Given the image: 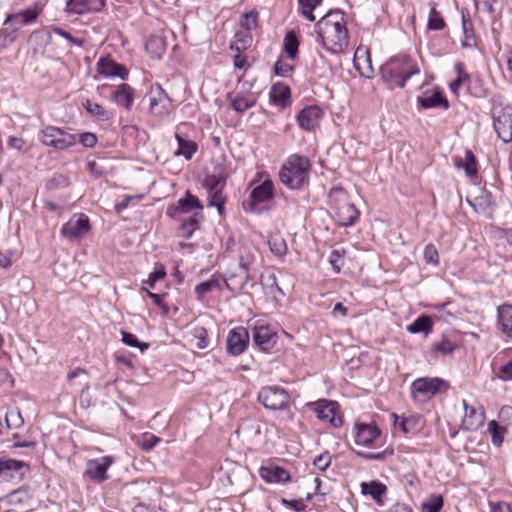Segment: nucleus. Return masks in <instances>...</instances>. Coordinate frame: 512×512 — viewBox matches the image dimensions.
Segmentation results:
<instances>
[{
  "label": "nucleus",
  "instance_id": "45",
  "mask_svg": "<svg viewBox=\"0 0 512 512\" xmlns=\"http://www.w3.org/2000/svg\"><path fill=\"white\" fill-rule=\"evenodd\" d=\"M488 432L491 435L493 445L499 447L503 442V435L507 430L495 420L488 423Z\"/></svg>",
  "mask_w": 512,
  "mask_h": 512
},
{
  "label": "nucleus",
  "instance_id": "16",
  "mask_svg": "<svg viewBox=\"0 0 512 512\" xmlns=\"http://www.w3.org/2000/svg\"><path fill=\"white\" fill-rule=\"evenodd\" d=\"M324 117V111L317 105L304 107L297 115L296 119L301 129L305 131H314L319 127L321 119Z\"/></svg>",
  "mask_w": 512,
  "mask_h": 512
},
{
  "label": "nucleus",
  "instance_id": "58",
  "mask_svg": "<svg viewBox=\"0 0 512 512\" xmlns=\"http://www.w3.org/2000/svg\"><path fill=\"white\" fill-rule=\"evenodd\" d=\"M499 419L502 423V427H504L507 431L508 429H512V407L504 406L501 408L499 412Z\"/></svg>",
  "mask_w": 512,
  "mask_h": 512
},
{
  "label": "nucleus",
  "instance_id": "33",
  "mask_svg": "<svg viewBox=\"0 0 512 512\" xmlns=\"http://www.w3.org/2000/svg\"><path fill=\"white\" fill-rule=\"evenodd\" d=\"M82 106L92 117H95L100 121H108L112 118L113 114L110 111L106 110L102 105L96 102H92L89 99L83 101Z\"/></svg>",
  "mask_w": 512,
  "mask_h": 512
},
{
  "label": "nucleus",
  "instance_id": "15",
  "mask_svg": "<svg viewBox=\"0 0 512 512\" xmlns=\"http://www.w3.org/2000/svg\"><path fill=\"white\" fill-rule=\"evenodd\" d=\"M318 419L328 421L333 427L342 425V418L338 414L339 405L335 401L321 399L312 404Z\"/></svg>",
  "mask_w": 512,
  "mask_h": 512
},
{
  "label": "nucleus",
  "instance_id": "19",
  "mask_svg": "<svg viewBox=\"0 0 512 512\" xmlns=\"http://www.w3.org/2000/svg\"><path fill=\"white\" fill-rule=\"evenodd\" d=\"M227 352L230 355L238 356L242 354L249 344V333L244 327L232 329L227 337Z\"/></svg>",
  "mask_w": 512,
  "mask_h": 512
},
{
  "label": "nucleus",
  "instance_id": "24",
  "mask_svg": "<svg viewBox=\"0 0 512 512\" xmlns=\"http://www.w3.org/2000/svg\"><path fill=\"white\" fill-rule=\"evenodd\" d=\"M277 335L267 326H257L253 330V342L262 351H269L274 347Z\"/></svg>",
  "mask_w": 512,
  "mask_h": 512
},
{
  "label": "nucleus",
  "instance_id": "61",
  "mask_svg": "<svg viewBox=\"0 0 512 512\" xmlns=\"http://www.w3.org/2000/svg\"><path fill=\"white\" fill-rule=\"evenodd\" d=\"M496 376L502 381H512V360L502 365L498 369Z\"/></svg>",
  "mask_w": 512,
  "mask_h": 512
},
{
  "label": "nucleus",
  "instance_id": "23",
  "mask_svg": "<svg viewBox=\"0 0 512 512\" xmlns=\"http://www.w3.org/2000/svg\"><path fill=\"white\" fill-rule=\"evenodd\" d=\"M110 457H102L101 459L90 460L87 463L85 473L97 482H103L108 479L107 469L111 465Z\"/></svg>",
  "mask_w": 512,
  "mask_h": 512
},
{
  "label": "nucleus",
  "instance_id": "54",
  "mask_svg": "<svg viewBox=\"0 0 512 512\" xmlns=\"http://www.w3.org/2000/svg\"><path fill=\"white\" fill-rule=\"evenodd\" d=\"M7 497L10 503L17 504L27 501L30 495L25 487H21L11 491Z\"/></svg>",
  "mask_w": 512,
  "mask_h": 512
},
{
  "label": "nucleus",
  "instance_id": "2",
  "mask_svg": "<svg viewBox=\"0 0 512 512\" xmlns=\"http://www.w3.org/2000/svg\"><path fill=\"white\" fill-rule=\"evenodd\" d=\"M312 164L306 156L292 154L279 171V179L291 190H300L309 183Z\"/></svg>",
  "mask_w": 512,
  "mask_h": 512
},
{
  "label": "nucleus",
  "instance_id": "7",
  "mask_svg": "<svg viewBox=\"0 0 512 512\" xmlns=\"http://www.w3.org/2000/svg\"><path fill=\"white\" fill-rule=\"evenodd\" d=\"M317 41L322 47L332 54L343 53L349 44L348 30H335L334 28L321 26L315 28Z\"/></svg>",
  "mask_w": 512,
  "mask_h": 512
},
{
  "label": "nucleus",
  "instance_id": "55",
  "mask_svg": "<svg viewBox=\"0 0 512 512\" xmlns=\"http://www.w3.org/2000/svg\"><path fill=\"white\" fill-rule=\"evenodd\" d=\"M293 71L294 66L286 63L281 58H279L274 65V73L280 77H288L292 74Z\"/></svg>",
  "mask_w": 512,
  "mask_h": 512
},
{
  "label": "nucleus",
  "instance_id": "40",
  "mask_svg": "<svg viewBox=\"0 0 512 512\" xmlns=\"http://www.w3.org/2000/svg\"><path fill=\"white\" fill-rule=\"evenodd\" d=\"M231 107L238 113H244L248 109L252 108L256 104L254 97H244L237 95L231 98Z\"/></svg>",
  "mask_w": 512,
  "mask_h": 512
},
{
  "label": "nucleus",
  "instance_id": "43",
  "mask_svg": "<svg viewBox=\"0 0 512 512\" xmlns=\"http://www.w3.org/2000/svg\"><path fill=\"white\" fill-rule=\"evenodd\" d=\"M5 423L9 429H18L23 425L24 419L17 408H8L5 413Z\"/></svg>",
  "mask_w": 512,
  "mask_h": 512
},
{
  "label": "nucleus",
  "instance_id": "27",
  "mask_svg": "<svg viewBox=\"0 0 512 512\" xmlns=\"http://www.w3.org/2000/svg\"><path fill=\"white\" fill-rule=\"evenodd\" d=\"M381 432L375 425L360 423L356 425L355 443L368 446L380 436Z\"/></svg>",
  "mask_w": 512,
  "mask_h": 512
},
{
  "label": "nucleus",
  "instance_id": "30",
  "mask_svg": "<svg viewBox=\"0 0 512 512\" xmlns=\"http://www.w3.org/2000/svg\"><path fill=\"white\" fill-rule=\"evenodd\" d=\"M260 475L267 483H285L290 479V475L285 469L275 465L262 467Z\"/></svg>",
  "mask_w": 512,
  "mask_h": 512
},
{
  "label": "nucleus",
  "instance_id": "59",
  "mask_svg": "<svg viewBox=\"0 0 512 512\" xmlns=\"http://www.w3.org/2000/svg\"><path fill=\"white\" fill-rule=\"evenodd\" d=\"M194 337L198 340L197 341V348L199 349H205L209 345V340L207 337V331L203 327H197L193 331Z\"/></svg>",
  "mask_w": 512,
  "mask_h": 512
},
{
  "label": "nucleus",
  "instance_id": "34",
  "mask_svg": "<svg viewBox=\"0 0 512 512\" xmlns=\"http://www.w3.org/2000/svg\"><path fill=\"white\" fill-rule=\"evenodd\" d=\"M175 138L178 143V150L175 152V155H182L185 159L190 160L198 149L197 143L192 140H186L178 133L175 134Z\"/></svg>",
  "mask_w": 512,
  "mask_h": 512
},
{
  "label": "nucleus",
  "instance_id": "28",
  "mask_svg": "<svg viewBox=\"0 0 512 512\" xmlns=\"http://www.w3.org/2000/svg\"><path fill=\"white\" fill-rule=\"evenodd\" d=\"M269 97L273 104L284 109L291 104L290 87L281 82L275 83L270 89Z\"/></svg>",
  "mask_w": 512,
  "mask_h": 512
},
{
  "label": "nucleus",
  "instance_id": "35",
  "mask_svg": "<svg viewBox=\"0 0 512 512\" xmlns=\"http://www.w3.org/2000/svg\"><path fill=\"white\" fill-rule=\"evenodd\" d=\"M432 319L430 316L421 315L407 326V331L411 334L424 333L428 335L432 328Z\"/></svg>",
  "mask_w": 512,
  "mask_h": 512
},
{
  "label": "nucleus",
  "instance_id": "25",
  "mask_svg": "<svg viewBox=\"0 0 512 512\" xmlns=\"http://www.w3.org/2000/svg\"><path fill=\"white\" fill-rule=\"evenodd\" d=\"M4 25H10L12 30L8 31V28H4L0 31L1 48H6L12 44L16 40L18 30L25 26L24 23L20 22V19H16V13L8 15L4 21Z\"/></svg>",
  "mask_w": 512,
  "mask_h": 512
},
{
  "label": "nucleus",
  "instance_id": "9",
  "mask_svg": "<svg viewBox=\"0 0 512 512\" xmlns=\"http://www.w3.org/2000/svg\"><path fill=\"white\" fill-rule=\"evenodd\" d=\"M289 394L281 387L277 386H266L263 387L259 394V402L270 410H283L289 403Z\"/></svg>",
  "mask_w": 512,
  "mask_h": 512
},
{
  "label": "nucleus",
  "instance_id": "51",
  "mask_svg": "<svg viewBox=\"0 0 512 512\" xmlns=\"http://www.w3.org/2000/svg\"><path fill=\"white\" fill-rule=\"evenodd\" d=\"M146 50L151 52L153 57L159 58L161 57L164 47L163 40L158 37L150 38L145 44Z\"/></svg>",
  "mask_w": 512,
  "mask_h": 512
},
{
  "label": "nucleus",
  "instance_id": "60",
  "mask_svg": "<svg viewBox=\"0 0 512 512\" xmlns=\"http://www.w3.org/2000/svg\"><path fill=\"white\" fill-rule=\"evenodd\" d=\"M160 442V438L153 434H144L140 440V446L145 451H150Z\"/></svg>",
  "mask_w": 512,
  "mask_h": 512
},
{
  "label": "nucleus",
  "instance_id": "4",
  "mask_svg": "<svg viewBox=\"0 0 512 512\" xmlns=\"http://www.w3.org/2000/svg\"><path fill=\"white\" fill-rule=\"evenodd\" d=\"M329 204L334 210V217L341 226H352L359 218L360 212L348 201L344 188L333 187L328 194Z\"/></svg>",
  "mask_w": 512,
  "mask_h": 512
},
{
  "label": "nucleus",
  "instance_id": "1",
  "mask_svg": "<svg viewBox=\"0 0 512 512\" xmlns=\"http://www.w3.org/2000/svg\"><path fill=\"white\" fill-rule=\"evenodd\" d=\"M194 209H197L198 212L186 218H179L181 221L179 234L182 237L189 238L194 231L199 229V217H202L201 210L203 209V205L196 196L187 191L183 198H180L175 205H171L167 209V215L172 218H177L181 214H187Z\"/></svg>",
  "mask_w": 512,
  "mask_h": 512
},
{
  "label": "nucleus",
  "instance_id": "5",
  "mask_svg": "<svg viewBox=\"0 0 512 512\" xmlns=\"http://www.w3.org/2000/svg\"><path fill=\"white\" fill-rule=\"evenodd\" d=\"M493 127L499 139L504 143L512 141V107L504 105L502 97L495 95L490 99Z\"/></svg>",
  "mask_w": 512,
  "mask_h": 512
},
{
  "label": "nucleus",
  "instance_id": "12",
  "mask_svg": "<svg viewBox=\"0 0 512 512\" xmlns=\"http://www.w3.org/2000/svg\"><path fill=\"white\" fill-rule=\"evenodd\" d=\"M273 182L269 179L263 181L260 185L252 189L247 200L243 201L242 206L246 212L259 213L258 205L271 200L274 196Z\"/></svg>",
  "mask_w": 512,
  "mask_h": 512
},
{
  "label": "nucleus",
  "instance_id": "48",
  "mask_svg": "<svg viewBox=\"0 0 512 512\" xmlns=\"http://www.w3.org/2000/svg\"><path fill=\"white\" fill-rule=\"evenodd\" d=\"M498 0H475L476 9L480 12L487 13L490 19L495 18L496 5Z\"/></svg>",
  "mask_w": 512,
  "mask_h": 512
},
{
  "label": "nucleus",
  "instance_id": "49",
  "mask_svg": "<svg viewBox=\"0 0 512 512\" xmlns=\"http://www.w3.org/2000/svg\"><path fill=\"white\" fill-rule=\"evenodd\" d=\"M39 10L37 9V6H34L32 8H27L25 10L19 11L16 13V19H20L21 23H24L25 25L31 24L35 22L39 16Z\"/></svg>",
  "mask_w": 512,
  "mask_h": 512
},
{
  "label": "nucleus",
  "instance_id": "63",
  "mask_svg": "<svg viewBox=\"0 0 512 512\" xmlns=\"http://www.w3.org/2000/svg\"><path fill=\"white\" fill-rule=\"evenodd\" d=\"M79 142L87 148H93L97 142V136L94 133L91 132H84L80 134L79 136Z\"/></svg>",
  "mask_w": 512,
  "mask_h": 512
},
{
  "label": "nucleus",
  "instance_id": "14",
  "mask_svg": "<svg viewBox=\"0 0 512 512\" xmlns=\"http://www.w3.org/2000/svg\"><path fill=\"white\" fill-rule=\"evenodd\" d=\"M149 109L156 116L168 114L173 109L172 100L160 84L151 87Z\"/></svg>",
  "mask_w": 512,
  "mask_h": 512
},
{
  "label": "nucleus",
  "instance_id": "17",
  "mask_svg": "<svg viewBox=\"0 0 512 512\" xmlns=\"http://www.w3.org/2000/svg\"><path fill=\"white\" fill-rule=\"evenodd\" d=\"M418 107L421 109L443 108L447 110L450 107L449 101L444 97L439 87L431 90H425L417 97Z\"/></svg>",
  "mask_w": 512,
  "mask_h": 512
},
{
  "label": "nucleus",
  "instance_id": "8",
  "mask_svg": "<svg viewBox=\"0 0 512 512\" xmlns=\"http://www.w3.org/2000/svg\"><path fill=\"white\" fill-rule=\"evenodd\" d=\"M39 139L44 145L57 150H64L76 144V136L74 134H70L55 126H47L41 130Z\"/></svg>",
  "mask_w": 512,
  "mask_h": 512
},
{
  "label": "nucleus",
  "instance_id": "41",
  "mask_svg": "<svg viewBox=\"0 0 512 512\" xmlns=\"http://www.w3.org/2000/svg\"><path fill=\"white\" fill-rule=\"evenodd\" d=\"M467 92L477 98L487 96V89L484 86L483 80L479 76L471 77L467 86Z\"/></svg>",
  "mask_w": 512,
  "mask_h": 512
},
{
  "label": "nucleus",
  "instance_id": "47",
  "mask_svg": "<svg viewBox=\"0 0 512 512\" xmlns=\"http://www.w3.org/2000/svg\"><path fill=\"white\" fill-rule=\"evenodd\" d=\"M456 344L447 338H442L440 341L432 344V351L442 355H449L456 349Z\"/></svg>",
  "mask_w": 512,
  "mask_h": 512
},
{
  "label": "nucleus",
  "instance_id": "10",
  "mask_svg": "<svg viewBox=\"0 0 512 512\" xmlns=\"http://www.w3.org/2000/svg\"><path fill=\"white\" fill-rule=\"evenodd\" d=\"M29 472V465L14 459L0 460V483L17 484Z\"/></svg>",
  "mask_w": 512,
  "mask_h": 512
},
{
  "label": "nucleus",
  "instance_id": "32",
  "mask_svg": "<svg viewBox=\"0 0 512 512\" xmlns=\"http://www.w3.org/2000/svg\"><path fill=\"white\" fill-rule=\"evenodd\" d=\"M498 326L507 337L512 338V305L498 307Z\"/></svg>",
  "mask_w": 512,
  "mask_h": 512
},
{
  "label": "nucleus",
  "instance_id": "36",
  "mask_svg": "<svg viewBox=\"0 0 512 512\" xmlns=\"http://www.w3.org/2000/svg\"><path fill=\"white\" fill-rule=\"evenodd\" d=\"M457 77L449 85L451 92L454 94L458 93V90L463 86H468L471 76L464 70V64L462 62H456L454 65Z\"/></svg>",
  "mask_w": 512,
  "mask_h": 512
},
{
  "label": "nucleus",
  "instance_id": "62",
  "mask_svg": "<svg viewBox=\"0 0 512 512\" xmlns=\"http://www.w3.org/2000/svg\"><path fill=\"white\" fill-rule=\"evenodd\" d=\"M68 185H69V181L65 176L57 175L48 181L46 187L49 190H55L60 187H66Z\"/></svg>",
  "mask_w": 512,
  "mask_h": 512
},
{
  "label": "nucleus",
  "instance_id": "26",
  "mask_svg": "<svg viewBox=\"0 0 512 512\" xmlns=\"http://www.w3.org/2000/svg\"><path fill=\"white\" fill-rule=\"evenodd\" d=\"M321 26L334 28L335 30H348L344 19V12L340 9L330 10L315 24V28Z\"/></svg>",
  "mask_w": 512,
  "mask_h": 512
},
{
  "label": "nucleus",
  "instance_id": "31",
  "mask_svg": "<svg viewBox=\"0 0 512 512\" xmlns=\"http://www.w3.org/2000/svg\"><path fill=\"white\" fill-rule=\"evenodd\" d=\"M361 492L364 495H369L377 503L382 504V497L387 493V487L383 483L373 480L370 482H362Z\"/></svg>",
  "mask_w": 512,
  "mask_h": 512
},
{
  "label": "nucleus",
  "instance_id": "57",
  "mask_svg": "<svg viewBox=\"0 0 512 512\" xmlns=\"http://www.w3.org/2000/svg\"><path fill=\"white\" fill-rule=\"evenodd\" d=\"M477 205L482 209H490L495 205L492 194L489 191H482L481 195L476 198Z\"/></svg>",
  "mask_w": 512,
  "mask_h": 512
},
{
  "label": "nucleus",
  "instance_id": "37",
  "mask_svg": "<svg viewBox=\"0 0 512 512\" xmlns=\"http://www.w3.org/2000/svg\"><path fill=\"white\" fill-rule=\"evenodd\" d=\"M299 45L300 42L296 32L294 30L288 31L284 37L283 48L290 59L295 60L297 58Z\"/></svg>",
  "mask_w": 512,
  "mask_h": 512
},
{
  "label": "nucleus",
  "instance_id": "39",
  "mask_svg": "<svg viewBox=\"0 0 512 512\" xmlns=\"http://www.w3.org/2000/svg\"><path fill=\"white\" fill-rule=\"evenodd\" d=\"M235 38L236 40L230 44L229 49L237 53H242L247 50L253 42V38L250 33L237 32L235 34Z\"/></svg>",
  "mask_w": 512,
  "mask_h": 512
},
{
  "label": "nucleus",
  "instance_id": "3",
  "mask_svg": "<svg viewBox=\"0 0 512 512\" xmlns=\"http://www.w3.org/2000/svg\"><path fill=\"white\" fill-rule=\"evenodd\" d=\"M420 73L416 62L407 55L400 54L391 57L380 68V74L387 83H394L400 88H404L406 82L414 75Z\"/></svg>",
  "mask_w": 512,
  "mask_h": 512
},
{
  "label": "nucleus",
  "instance_id": "56",
  "mask_svg": "<svg viewBox=\"0 0 512 512\" xmlns=\"http://www.w3.org/2000/svg\"><path fill=\"white\" fill-rule=\"evenodd\" d=\"M166 276V269L162 264L157 263L153 272L149 274L148 279L145 281L151 288L155 283Z\"/></svg>",
  "mask_w": 512,
  "mask_h": 512
},
{
  "label": "nucleus",
  "instance_id": "52",
  "mask_svg": "<svg viewBox=\"0 0 512 512\" xmlns=\"http://www.w3.org/2000/svg\"><path fill=\"white\" fill-rule=\"evenodd\" d=\"M219 286V282L217 279L211 278L208 281L202 282L195 287V292L197 294L198 299H203L204 296L212 291L214 288Z\"/></svg>",
  "mask_w": 512,
  "mask_h": 512
},
{
  "label": "nucleus",
  "instance_id": "50",
  "mask_svg": "<svg viewBox=\"0 0 512 512\" xmlns=\"http://www.w3.org/2000/svg\"><path fill=\"white\" fill-rule=\"evenodd\" d=\"M444 26L445 22L440 12L435 7H432L428 18V28L430 30H442Z\"/></svg>",
  "mask_w": 512,
  "mask_h": 512
},
{
  "label": "nucleus",
  "instance_id": "64",
  "mask_svg": "<svg viewBox=\"0 0 512 512\" xmlns=\"http://www.w3.org/2000/svg\"><path fill=\"white\" fill-rule=\"evenodd\" d=\"M497 240V246L506 247L507 245H509L512 247V229L499 231Z\"/></svg>",
  "mask_w": 512,
  "mask_h": 512
},
{
  "label": "nucleus",
  "instance_id": "38",
  "mask_svg": "<svg viewBox=\"0 0 512 512\" xmlns=\"http://www.w3.org/2000/svg\"><path fill=\"white\" fill-rule=\"evenodd\" d=\"M75 264V258L71 259L69 261L70 268L67 269L68 263H66V261L58 259L53 264L54 273L61 277L63 280L70 279L74 276Z\"/></svg>",
  "mask_w": 512,
  "mask_h": 512
},
{
  "label": "nucleus",
  "instance_id": "20",
  "mask_svg": "<svg viewBox=\"0 0 512 512\" xmlns=\"http://www.w3.org/2000/svg\"><path fill=\"white\" fill-rule=\"evenodd\" d=\"M462 406L464 409V417L461 422V428L466 431H476L485 421L483 409L470 406L465 400L462 401Z\"/></svg>",
  "mask_w": 512,
  "mask_h": 512
},
{
  "label": "nucleus",
  "instance_id": "13",
  "mask_svg": "<svg viewBox=\"0 0 512 512\" xmlns=\"http://www.w3.org/2000/svg\"><path fill=\"white\" fill-rule=\"evenodd\" d=\"M96 69L97 75L94 76V80H98L99 76L105 78L118 77L121 80H126L129 76L128 69L110 56L100 57L96 63Z\"/></svg>",
  "mask_w": 512,
  "mask_h": 512
},
{
  "label": "nucleus",
  "instance_id": "11",
  "mask_svg": "<svg viewBox=\"0 0 512 512\" xmlns=\"http://www.w3.org/2000/svg\"><path fill=\"white\" fill-rule=\"evenodd\" d=\"M90 228L87 215L83 213L75 214L62 226L60 235L68 241H75L87 235Z\"/></svg>",
  "mask_w": 512,
  "mask_h": 512
},
{
  "label": "nucleus",
  "instance_id": "22",
  "mask_svg": "<svg viewBox=\"0 0 512 512\" xmlns=\"http://www.w3.org/2000/svg\"><path fill=\"white\" fill-rule=\"evenodd\" d=\"M135 98V90L126 83H121L111 93L110 100L127 111L132 109Z\"/></svg>",
  "mask_w": 512,
  "mask_h": 512
},
{
  "label": "nucleus",
  "instance_id": "53",
  "mask_svg": "<svg viewBox=\"0 0 512 512\" xmlns=\"http://www.w3.org/2000/svg\"><path fill=\"white\" fill-rule=\"evenodd\" d=\"M122 341L128 346L139 348L141 351L149 347V344L140 342L134 334L125 331H122Z\"/></svg>",
  "mask_w": 512,
  "mask_h": 512
},
{
  "label": "nucleus",
  "instance_id": "6",
  "mask_svg": "<svg viewBox=\"0 0 512 512\" xmlns=\"http://www.w3.org/2000/svg\"><path fill=\"white\" fill-rule=\"evenodd\" d=\"M226 180V176L223 173H219L207 174L202 181V186L208 194V206L216 207L219 215L224 213V207L227 201L223 193Z\"/></svg>",
  "mask_w": 512,
  "mask_h": 512
},
{
  "label": "nucleus",
  "instance_id": "21",
  "mask_svg": "<svg viewBox=\"0 0 512 512\" xmlns=\"http://www.w3.org/2000/svg\"><path fill=\"white\" fill-rule=\"evenodd\" d=\"M105 4V0H68L65 10L69 14L99 12Z\"/></svg>",
  "mask_w": 512,
  "mask_h": 512
},
{
  "label": "nucleus",
  "instance_id": "18",
  "mask_svg": "<svg viewBox=\"0 0 512 512\" xmlns=\"http://www.w3.org/2000/svg\"><path fill=\"white\" fill-rule=\"evenodd\" d=\"M448 384L441 378L423 377L416 379L411 386L413 394H421L425 397H431L441 391L442 388H447Z\"/></svg>",
  "mask_w": 512,
  "mask_h": 512
},
{
  "label": "nucleus",
  "instance_id": "42",
  "mask_svg": "<svg viewBox=\"0 0 512 512\" xmlns=\"http://www.w3.org/2000/svg\"><path fill=\"white\" fill-rule=\"evenodd\" d=\"M268 246L274 256H284L287 252L286 242L280 235L270 236Z\"/></svg>",
  "mask_w": 512,
  "mask_h": 512
},
{
  "label": "nucleus",
  "instance_id": "29",
  "mask_svg": "<svg viewBox=\"0 0 512 512\" xmlns=\"http://www.w3.org/2000/svg\"><path fill=\"white\" fill-rule=\"evenodd\" d=\"M454 165L458 169H463L469 178H476L478 175L477 159L471 150H465L464 157L456 156Z\"/></svg>",
  "mask_w": 512,
  "mask_h": 512
},
{
  "label": "nucleus",
  "instance_id": "46",
  "mask_svg": "<svg viewBox=\"0 0 512 512\" xmlns=\"http://www.w3.org/2000/svg\"><path fill=\"white\" fill-rule=\"evenodd\" d=\"M258 11L256 9H252L249 12L244 13L240 19V25L246 31H251L256 29L258 25Z\"/></svg>",
  "mask_w": 512,
  "mask_h": 512
},
{
  "label": "nucleus",
  "instance_id": "44",
  "mask_svg": "<svg viewBox=\"0 0 512 512\" xmlns=\"http://www.w3.org/2000/svg\"><path fill=\"white\" fill-rule=\"evenodd\" d=\"M421 507L423 512H439L443 507V497L432 494L422 502Z\"/></svg>",
  "mask_w": 512,
  "mask_h": 512
}]
</instances>
